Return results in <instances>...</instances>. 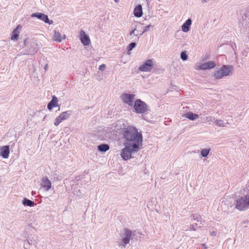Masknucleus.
<instances>
[{"mask_svg": "<svg viewBox=\"0 0 249 249\" xmlns=\"http://www.w3.org/2000/svg\"><path fill=\"white\" fill-rule=\"evenodd\" d=\"M123 136L125 139V145L132 146L134 151H138L142 145V135L133 126H128L123 131Z\"/></svg>", "mask_w": 249, "mask_h": 249, "instance_id": "f257e3e1", "label": "nucleus"}, {"mask_svg": "<svg viewBox=\"0 0 249 249\" xmlns=\"http://www.w3.org/2000/svg\"><path fill=\"white\" fill-rule=\"evenodd\" d=\"M233 70V67L231 65L223 66L219 70L216 71L214 73L216 79H221L223 77L229 75Z\"/></svg>", "mask_w": 249, "mask_h": 249, "instance_id": "f03ea898", "label": "nucleus"}, {"mask_svg": "<svg viewBox=\"0 0 249 249\" xmlns=\"http://www.w3.org/2000/svg\"><path fill=\"white\" fill-rule=\"evenodd\" d=\"M249 207V195H245L237 199L235 208L239 211H244Z\"/></svg>", "mask_w": 249, "mask_h": 249, "instance_id": "7ed1b4c3", "label": "nucleus"}, {"mask_svg": "<svg viewBox=\"0 0 249 249\" xmlns=\"http://www.w3.org/2000/svg\"><path fill=\"white\" fill-rule=\"evenodd\" d=\"M134 108L137 113H144L147 109L146 104L140 99L135 101Z\"/></svg>", "mask_w": 249, "mask_h": 249, "instance_id": "20e7f679", "label": "nucleus"}, {"mask_svg": "<svg viewBox=\"0 0 249 249\" xmlns=\"http://www.w3.org/2000/svg\"><path fill=\"white\" fill-rule=\"evenodd\" d=\"M137 151L133 149L132 146L125 145V147L122 149L121 155L124 160H126L131 158V154L133 152Z\"/></svg>", "mask_w": 249, "mask_h": 249, "instance_id": "39448f33", "label": "nucleus"}, {"mask_svg": "<svg viewBox=\"0 0 249 249\" xmlns=\"http://www.w3.org/2000/svg\"><path fill=\"white\" fill-rule=\"evenodd\" d=\"M153 61L152 59H148L139 67V70L141 71L148 72L151 71L153 68Z\"/></svg>", "mask_w": 249, "mask_h": 249, "instance_id": "423d86ee", "label": "nucleus"}, {"mask_svg": "<svg viewBox=\"0 0 249 249\" xmlns=\"http://www.w3.org/2000/svg\"><path fill=\"white\" fill-rule=\"evenodd\" d=\"M69 111L63 112L54 120V124L57 126L63 121L66 120L70 116Z\"/></svg>", "mask_w": 249, "mask_h": 249, "instance_id": "0eeeda50", "label": "nucleus"}, {"mask_svg": "<svg viewBox=\"0 0 249 249\" xmlns=\"http://www.w3.org/2000/svg\"><path fill=\"white\" fill-rule=\"evenodd\" d=\"M134 97H135L134 94L124 93L122 95L121 98H122L123 101L124 103H125L129 106H132L133 101Z\"/></svg>", "mask_w": 249, "mask_h": 249, "instance_id": "6e6552de", "label": "nucleus"}, {"mask_svg": "<svg viewBox=\"0 0 249 249\" xmlns=\"http://www.w3.org/2000/svg\"><path fill=\"white\" fill-rule=\"evenodd\" d=\"M216 66L215 63L213 61H208L197 66L196 70H206L214 68Z\"/></svg>", "mask_w": 249, "mask_h": 249, "instance_id": "1a4fd4ad", "label": "nucleus"}, {"mask_svg": "<svg viewBox=\"0 0 249 249\" xmlns=\"http://www.w3.org/2000/svg\"><path fill=\"white\" fill-rule=\"evenodd\" d=\"M32 17H36L41 20L44 21L45 23H49V24L53 23V21L52 20L50 21L47 15L41 13H34L32 15Z\"/></svg>", "mask_w": 249, "mask_h": 249, "instance_id": "9d476101", "label": "nucleus"}, {"mask_svg": "<svg viewBox=\"0 0 249 249\" xmlns=\"http://www.w3.org/2000/svg\"><path fill=\"white\" fill-rule=\"evenodd\" d=\"M80 39L81 42L85 46H88L90 43L89 37L86 34L84 31H81L80 33Z\"/></svg>", "mask_w": 249, "mask_h": 249, "instance_id": "9b49d317", "label": "nucleus"}, {"mask_svg": "<svg viewBox=\"0 0 249 249\" xmlns=\"http://www.w3.org/2000/svg\"><path fill=\"white\" fill-rule=\"evenodd\" d=\"M21 29L22 26L20 25H18L16 28L13 30L11 37L12 40H18V39L20 31Z\"/></svg>", "mask_w": 249, "mask_h": 249, "instance_id": "f8f14e48", "label": "nucleus"}, {"mask_svg": "<svg viewBox=\"0 0 249 249\" xmlns=\"http://www.w3.org/2000/svg\"><path fill=\"white\" fill-rule=\"evenodd\" d=\"M42 187H43L46 191H48L51 188L52 183L47 177L43 178L42 179Z\"/></svg>", "mask_w": 249, "mask_h": 249, "instance_id": "ddd939ff", "label": "nucleus"}, {"mask_svg": "<svg viewBox=\"0 0 249 249\" xmlns=\"http://www.w3.org/2000/svg\"><path fill=\"white\" fill-rule=\"evenodd\" d=\"M0 156L4 159H7L9 157L10 153L9 146H3L0 148Z\"/></svg>", "mask_w": 249, "mask_h": 249, "instance_id": "4468645a", "label": "nucleus"}, {"mask_svg": "<svg viewBox=\"0 0 249 249\" xmlns=\"http://www.w3.org/2000/svg\"><path fill=\"white\" fill-rule=\"evenodd\" d=\"M125 237L123 238L122 241L124 244L129 243L132 235V232L130 230L125 229Z\"/></svg>", "mask_w": 249, "mask_h": 249, "instance_id": "2eb2a0df", "label": "nucleus"}, {"mask_svg": "<svg viewBox=\"0 0 249 249\" xmlns=\"http://www.w3.org/2000/svg\"><path fill=\"white\" fill-rule=\"evenodd\" d=\"M142 9L141 5H137L134 9V15L135 17L140 18L142 15Z\"/></svg>", "mask_w": 249, "mask_h": 249, "instance_id": "dca6fc26", "label": "nucleus"}, {"mask_svg": "<svg viewBox=\"0 0 249 249\" xmlns=\"http://www.w3.org/2000/svg\"><path fill=\"white\" fill-rule=\"evenodd\" d=\"M57 102L58 100L57 97L55 96H53L52 100L48 104V108L49 110L52 109L54 107L57 106Z\"/></svg>", "mask_w": 249, "mask_h": 249, "instance_id": "f3484780", "label": "nucleus"}, {"mask_svg": "<svg viewBox=\"0 0 249 249\" xmlns=\"http://www.w3.org/2000/svg\"><path fill=\"white\" fill-rule=\"evenodd\" d=\"M192 21L191 19H187L185 22L182 25L181 29L184 32H188L190 29V27L191 25Z\"/></svg>", "mask_w": 249, "mask_h": 249, "instance_id": "a211bd4d", "label": "nucleus"}, {"mask_svg": "<svg viewBox=\"0 0 249 249\" xmlns=\"http://www.w3.org/2000/svg\"><path fill=\"white\" fill-rule=\"evenodd\" d=\"M53 38L54 41L59 42L65 38V36H61L58 32L55 31Z\"/></svg>", "mask_w": 249, "mask_h": 249, "instance_id": "6ab92c4d", "label": "nucleus"}, {"mask_svg": "<svg viewBox=\"0 0 249 249\" xmlns=\"http://www.w3.org/2000/svg\"><path fill=\"white\" fill-rule=\"evenodd\" d=\"M184 116L190 120H195L198 118V115L197 114L193 113L191 112L185 114Z\"/></svg>", "mask_w": 249, "mask_h": 249, "instance_id": "aec40b11", "label": "nucleus"}, {"mask_svg": "<svg viewBox=\"0 0 249 249\" xmlns=\"http://www.w3.org/2000/svg\"><path fill=\"white\" fill-rule=\"evenodd\" d=\"M109 149V146L107 144H100L98 146V149L101 152H106Z\"/></svg>", "mask_w": 249, "mask_h": 249, "instance_id": "412c9836", "label": "nucleus"}, {"mask_svg": "<svg viewBox=\"0 0 249 249\" xmlns=\"http://www.w3.org/2000/svg\"><path fill=\"white\" fill-rule=\"evenodd\" d=\"M23 204L31 207L34 206V202L30 200L25 199L23 201Z\"/></svg>", "mask_w": 249, "mask_h": 249, "instance_id": "4be33fe9", "label": "nucleus"}, {"mask_svg": "<svg viewBox=\"0 0 249 249\" xmlns=\"http://www.w3.org/2000/svg\"><path fill=\"white\" fill-rule=\"evenodd\" d=\"M215 124L216 125H217L218 126L220 127H224L225 126V123H224L223 121L221 120H217L215 121Z\"/></svg>", "mask_w": 249, "mask_h": 249, "instance_id": "5701e85b", "label": "nucleus"}, {"mask_svg": "<svg viewBox=\"0 0 249 249\" xmlns=\"http://www.w3.org/2000/svg\"><path fill=\"white\" fill-rule=\"evenodd\" d=\"M209 152H210L209 149H204L201 150V154L203 157H206L209 154Z\"/></svg>", "mask_w": 249, "mask_h": 249, "instance_id": "b1692460", "label": "nucleus"}, {"mask_svg": "<svg viewBox=\"0 0 249 249\" xmlns=\"http://www.w3.org/2000/svg\"><path fill=\"white\" fill-rule=\"evenodd\" d=\"M181 58L183 60H186L187 58V55L186 53L185 52H182L181 53Z\"/></svg>", "mask_w": 249, "mask_h": 249, "instance_id": "393cba45", "label": "nucleus"}, {"mask_svg": "<svg viewBox=\"0 0 249 249\" xmlns=\"http://www.w3.org/2000/svg\"><path fill=\"white\" fill-rule=\"evenodd\" d=\"M135 46H136L135 43L133 42V43H130L129 45V50H131L133 48L135 47Z\"/></svg>", "mask_w": 249, "mask_h": 249, "instance_id": "a878e982", "label": "nucleus"}, {"mask_svg": "<svg viewBox=\"0 0 249 249\" xmlns=\"http://www.w3.org/2000/svg\"><path fill=\"white\" fill-rule=\"evenodd\" d=\"M106 68V65L102 64L99 66V69L101 71H104Z\"/></svg>", "mask_w": 249, "mask_h": 249, "instance_id": "bb28decb", "label": "nucleus"}, {"mask_svg": "<svg viewBox=\"0 0 249 249\" xmlns=\"http://www.w3.org/2000/svg\"><path fill=\"white\" fill-rule=\"evenodd\" d=\"M114 1H115L116 2H118V0H114Z\"/></svg>", "mask_w": 249, "mask_h": 249, "instance_id": "cd10ccee", "label": "nucleus"}, {"mask_svg": "<svg viewBox=\"0 0 249 249\" xmlns=\"http://www.w3.org/2000/svg\"><path fill=\"white\" fill-rule=\"evenodd\" d=\"M133 33H134V31H132V32L130 33V34L131 35Z\"/></svg>", "mask_w": 249, "mask_h": 249, "instance_id": "c85d7f7f", "label": "nucleus"}, {"mask_svg": "<svg viewBox=\"0 0 249 249\" xmlns=\"http://www.w3.org/2000/svg\"><path fill=\"white\" fill-rule=\"evenodd\" d=\"M149 26H150V25H148V26H147V28H149Z\"/></svg>", "mask_w": 249, "mask_h": 249, "instance_id": "c756f323", "label": "nucleus"}, {"mask_svg": "<svg viewBox=\"0 0 249 249\" xmlns=\"http://www.w3.org/2000/svg\"><path fill=\"white\" fill-rule=\"evenodd\" d=\"M214 235V233H211V235Z\"/></svg>", "mask_w": 249, "mask_h": 249, "instance_id": "7c9ffc66", "label": "nucleus"}, {"mask_svg": "<svg viewBox=\"0 0 249 249\" xmlns=\"http://www.w3.org/2000/svg\"><path fill=\"white\" fill-rule=\"evenodd\" d=\"M214 235V233H211V235Z\"/></svg>", "mask_w": 249, "mask_h": 249, "instance_id": "2f4dec72", "label": "nucleus"}, {"mask_svg": "<svg viewBox=\"0 0 249 249\" xmlns=\"http://www.w3.org/2000/svg\"><path fill=\"white\" fill-rule=\"evenodd\" d=\"M214 235V233H211V235Z\"/></svg>", "mask_w": 249, "mask_h": 249, "instance_id": "473e14b6", "label": "nucleus"}]
</instances>
